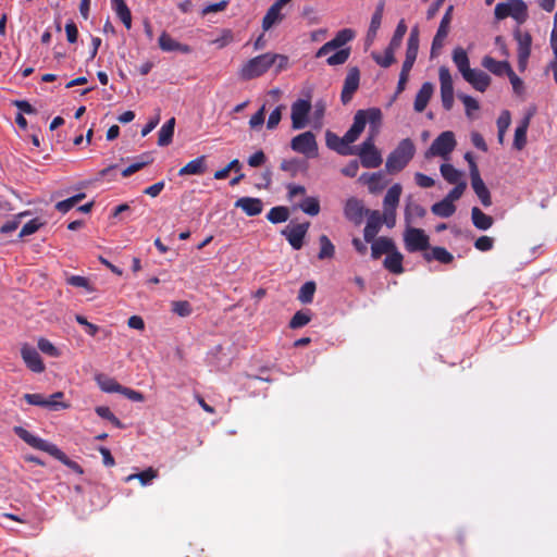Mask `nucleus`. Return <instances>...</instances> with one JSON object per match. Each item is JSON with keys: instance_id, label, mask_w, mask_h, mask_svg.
I'll return each instance as SVG.
<instances>
[{"instance_id": "1", "label": "nucleus", "mask_w": 557, "mask_h": 557, "mask_svg": "<svg viewBox=\"0 0 557 557\" xmlns=\"http://www.w3.org/2000/svg\"><path fill=\"white\" fill-rule=\"evenodd\" d=\"M367 124L369 125V136H377L380 134L382 126V112L379 108L359 110L355 114L351 127L344 135V141L351 146V144L359 138Z\"/></svg>"}, {"instance_id": "2", "label": "nucleus", "mask_w": 557, "mask_h": 557, "mask_svg": "<svg viewBox=\"0 0 557 557\" xmlns=\"http://www.w3.org/2000/svg\"><path fill=\"white\" fill-rule=\"evenodd\" d=\"M416 153V146L410 138L400 140L397 147L391 151L385 161V172L397 174L403 171L412 160Z\"/></svg>"}, {"instance_id": "3", "label": "nucleus", "mask_w": 557, "mask_h": 557, "mask_svg": "<svg viewBox=\"0 0 557 557\" xmlns=\"http://www.w3.org/2000/svg\"><path fill=\"white\" fill-rule=\"evenodd\" d=\"M13 431L21 440H23L33 448L48 453L50 456L67 466H71L72 468H79L75 462H71L65 454L61 451L54 444L32 434L22 426H14Z\"/></svg>"}, {"instance_id": "4", "label": "nucleus", "mask_w": 557, "mask_h": 557, "mask_svg": "<svg viewBox=\"0 0 557 557\" xmlns=\"http://www.w3.org/2000/svg\"><path fill=\"white\" fill-rule=\"evenodd\" d=\"M383 225V218L377 210L371 211L368 214L367 225L364 227V242L371 243V257L380 259L383 256V238L375 239Z\"/></svg>"}, {"instance_id": "5", "label": "nucleus", "mask_w": 557, "mask_h": 557, "mask_svg": "<svg viewBox=\"0 0 557 557\" xmlns=\"http://www.w3.org/2000/svg\"><path fill=\"white\" fill-rule=\"evenodd\" d=\"M275 64V57L267 52L247 61L240 69L239 75L243 79L249 81L263 75Z\"/></svg>"}, {"instance_id": "6", "label": "nucleus", "mask_w": 557, "mask_h": 557, "mask_svg": "<svg viewBox=\"0 0 557 557\" xmlns=\"http://www.w3.org/2000/svg\"><path fill=\"white\" fill-rule=\"evenodd\" d=\"M376 136H368L359 148H356V153L364 168H376L381 164V153L374 146V138Z\"/></svg>"}, {"instance_id": "7", "label": "nucleus", "mask_w": 557, "mask_h": 557, "mask_svg": "<svg viewBox=\"0 0 557 557\" xmlns=\"http://www.w3.org/2000/svg\"><path fill=\"white\" fill-rule=\"evenodd\" d=\"M290 148L307 158L318 156V144L312 132H305L295 136L290 141Z\"/></svg>"}, {"instance_id": "8", "label": "nucleus", "mask_w": 557, "mask_h": 557, "mask_svg": "<svg viewBox=\"0 0 557 557\" xmlns=\"http://www.w3.org/2000/svg\"><path fill=\"white\" fill-rule=\"evenodd\" d=\"M405 246L409 252H425L430 247V238L423 230L411 227L405 233Z\"/></svg>"}, {"instance_id": "9", "label": "nucleus", "mask_w": 557, "mask_h": 557, "mask_svg": "<svg viewBox=\"0 0 557 557\" xmlns=\"http://www.w3.org/2000/svg\"><path fill=\"white\" fill-rule=\"evenodd\" d=\"M456 147L455 135L450 131L443 132L432 143L426 156H440L446 158Z\"/></svg>"}, {"instance_id": "10", "label": "nucleus", "mask_w": 557, "mask_h": 557, "mask_svg": "<svg viewBox=\"0 0 557 557\" xmlns=\"http://www.w3.org/2000/svg\"><path fill=\"white\" fill-rule=\"evenodd\" d=\"M438 78L441 83V98L445 110L449 111L454 104V86L451 74L446 66L438 70Z\"/></svg>"}, {"instance_id": "11", "label": "nucleus", "mask_w": 557, "mask_h": 557, "mask_svg": "<svg viewBox=\"0 0 557 557\" xmlns=\"http://www.w3.org/2000/svg\"><path fill=\"white\" fill-rule=\"evenodd\" d=\"M311 111V102L306 99H298L292 104V127L294 129L305 128L308 124V115Z\"/></svg>"}, {"instance_id": "12", "label": "nucleus", "mask_w": 557, "mask_h": 557, "mask_svg": "<svg viewBox=\"0 0 557 557\" xmlns=\"http://www.w3.org/2000/svg\"><path fill=\"white\" fill-rule=\"evenodd\" d=\"M513 37L518 44V66L521 71L527 67L529 57L531 54L532 37L528 32H521L517 28L513 33Z\"/></svg>"}, {"instance_id": "13", "label": "nucleus", "mask_w": 557, "mask_h": 557, "mask_svg": "<svg viewBox=\"0 0 557 557\" xmlns=\"http://www.w3.org/2000/svg\"><path fill=\"white\" fill-rule=\"evenodd\" d=\"M355 37V32L350 28H344L339 30L336 36L324 44L315 53V58H322L327 55L334 50L341 49L348 41L352 40Z\"/></svg>"}, {"instance_id": "14", "label": "nucleus", "mask_w": 557, "mask_h": 557, "mask_svg": "<svg viewBox=\"0 0 557 557\" xmlns=\"http://www.w3.org/2000/svg\"><path fill=\"white\" fill-rule=\"evenodd\" d=\"M403 255L396 250L393 239L385 237V269L394 274L404 272Z\"/></svg>"}, {"instance_id": "15", "label": "nucleus", "mask_w": 557, "mask_h": 557, "mask_svg": "<svg viewBox=\"0 0 557 557\" xmlns=\"http://www.w3.org/2000/svg\"><path fill=\"white\" fill-rule=\"evenodd\" d=\"M21 357L30 371L35 373L45 371L46 368L39 352L29 344L25 343L21 346Z\"/></svg>"}, {"instance_id": "16", "label": "nucleus", "mask_w": 557, "mask_h": 557, "mask_svg": "<svg viewBox=\"0 0 557 557\" xmlns=\"http://www.w3.org/2000/svg\"><path fill=\"white\" fill-rule=\"evenodd\" d=\"M369 212L371 211L364 208L362 201L355 197L348 198L344 207L345 218L356 225L361 224L364 214L368 215Z\"/></svg>"}, {"instance_id": "17", "label": "nucleus", "mask_w": 557, "mask_h": 557, "mask_svg": "<svg viewBox=\"0 0 557 557\" xmlns=\"http://www.w3.org/2000/svg\"><path fill=\"white\" fill-rule=\"evenodd\" d=\"M309 225V222L299 223L293 226H287L282 231V234L295 250H299L302 247V240L308 232Z\"/></svg>"}, {"instance_id": "18", "label": "nucleus", "mask_w": 557, "mask_h": 557, "mask_svg": "<svg viewBox=\"0 0 557 557\" xmlns=\"http://www.w3.org/2000/svg\"><path fill=\"white\" fill-rule=\"evenodd\" d=\"M403 191V187L400 184L396 183L391 186L385 194V225L393 226L394 225V214L388 213L387 209L391 208L393 211L399 202V198Z\"/></svg>"}, {"instance_id": "19", "label": "nucleus", "mask_w": 557, "mask_h": 557, "mask_svg": "<svg viewBox=\"0 0 557 557\" xmlns=\"http://www.w3.org/2000/svg\"><path fill=\"white\" fill-rule=\"evenodd\" d=\"M471 178V186L478 198L480 199L481 203L484 207L492 206V197L488 188L486 187L485 183L483 182L480 171L474 170L472 171Z\"/></svg>"}, {"instance_id": "20", "label": "nucleus", "mask_w": 557, "mask_h": 557, "mask_svg": "<svg viewBox=\"0 0 557 557\" xmlns=\"http://www.w3.org/2000/svg\"><path fill=\"white\" fill-rule=\"evenodd\" d=\"M360 74L357 67H352L349 70L342 90V101L343 103H347L351 100L352 95L359 87Z\"/></svg>"}, {"instance_id": "21", "label": "nucleus", "mask_w": 557, "mask_h": 557, "mask_svg": "<svg viewBox=\"0 0 557 557\" xmlns=\"http://www.w3.org/2000/svg\"><path fill=\"white\" fill-rule=\"evenodd\" d=\"M462 77L481 92L485 91L491 84V77L485 72L476 69H470L467 73H463Z\"/></svg>"}, {"instance_id": "22", "label": "nucleus", "mask_w": 557, "mask_h": 557, "mask_svg": "<svg viewBox=\"0 0 557 557\" xmlns=\"http://www.w3.org/2000/svg\"><path fill=\"white\" fill-rule=\"evenodd\" d=\"M326 146L342 156H354L356 147H351L344 141V136L338 137L332 132H326Z\"/></svg>"}, {"instance_id": "23", "label": "nucleus", "mask_w": 557, "mask_h": 557, "mask_svg": "<svg viewBox=\"0 0 557 557\" xmlns=\"http://www.w3.org/2000/svg\"><path fill=\"white\" fill-rule=\"evenodd\" d=\"M359 183L367 186L369 193L379 195L383 191V172L363 173L359 177Z\"/></svg>"}, {"instance_id": "24", "label": "nucleus", "mask_w": 557, "mask_h": 557, "mask_svg": "<svg viewBox=\"0 0 557 557\" xmlns=\"http://www.w3.org/2000/svg\"><path fill=\"white\" fill-rule=\"evenodd\" d=\"M159 47L162 51L172 52L178 51L182 53H189L191 51L188 45H184L172 38L166 32H162L158 39Z\"/></svg>"}, {"instance_id": "25", "label": "nucleus", "mask_w": 557, "mask_h": 557, "mask_svg": "<svg viewBox=\"0 0 557 557\" xmlns=\"http://www.w3.org/2000/svg\"><path fill=\"white\" fill-rule=\"evenodd\" d=\"M434 91V85L430 82L422 84L421 88L416 95L413 108L417 112H423L432 98Z\"/></svg>"}, {"instance_id": "26", "label": "nucleus", "mask_w": 557, "mask_h": 557, "mask_svg": "<svg viewBox=\"0 0 557 557\" xmlns=\"http://www.w3.org/2000/svg\"><path fill=\"white\" fill-rule=\"evenodd\" d=\"M236 208H240L247 215L255 216L262 212L263 205L259 198L243 197L235 202Z\"/></svg>"}, {"instance_id": "27", "label": "nucleus", "mask_w": 557, "mask_h": 557, "mask_svg": "<svg viewBox=\"0 0 557 557\" xmlns=\"http://www.w3.org/2000/svg\"><path fill=\"white\" fill-rule=\"evenodd\" d=\"M382 12H383V4H377L376 10L372 16L370 27L367 33V37L364 40V46L368 49L375 40L377 32L381 28L382 24Z\"/></svg>"}, {"instance_id": "28", "label": "nucleus", "mask_w": 557, "mask_h": 557, "mask_svg": "<svg viewBox=\"0 0 557 557\" xmlns=\"http://www.w3.org/2000/svg\"><path fill=\"white\" fill-rule=\"evenodd\" d=\"M482 65L488 70L491 73L502 76L504 74L508 75L510 71H512L509 62L507 61H498L490 55H485L482 60Z\"/></svg>"}, {"instance_id": "29", "label": "nucleus", "mask_w": 557, "mask_h": 557, "mask_svg": "<svg viewBox=\"0 0 557 557\" xmlns=\"http://www.w3.org/2000/svg\"><path fill=\"white\" fill-rule=\"evenodd\" d=\"M206 156H200L189 161L185 166L178 171L180 176L185 175H200L207 171Z\"/></svg>"}, {"instance_id": "30", "label": "nucleus", "mask_w": 557, "mask_h": 557, "mask_svg": "<svg viewBox=\"0 0 557 557\" xmlns=\"http://www.w3.org/2000/svg\"><path fill=\"white\" fill-rule=\"evenodd\" d=\"M24 399L34 406H40L52 410L65 409L67 405L61 401H49L41 394H25Z\"/></svg>"}, {"instance_id": "31", "label": "nucleus", "mask_w": 557, "mask_h": 557, "mask_svg": "<svg viewBox=\"0 0 557 557\" xmlns=\"http://www.w3.org/2000/svg\"><path fill=\"white\" fill-rule=\"evenodd\" d=\"M282 9L283 8L275 2L270 7L262 20V28L264 30H269L283 21L284 15L282 14Z\"/></svg>"}, {"instance_id": "32", "label": "nucleus", "mask_w": 557, "mask_h": 557, "mask_svg": "<svg viewBox=\"0 0 557 557\" xmlns=\"http://www.w3.org/2000/svg\"><path fill=\"white\" fill-rule=\"evenodd\" d=\"M471 220L473 225L481 231L488 230L494 223V219L491 215L485 214L478 207H473L471 209Z\"/></svg>"}, {"instance_id": "33", "label": "nucleus", "mask_w": 557, "mask_h": 557, "mask_svg": "<svg viewBox=\"0 0 557 557\" xmlns=\"http://www.w3.org/2000/svg\"><path fill=\"white\" fill-rule=\"evenodd\" d=\"M426 261L436 260L443 264H448L454 260V256L444 247H433L423 253Z\"/></svg>"}, {"instance_id": "34", "label": "nucleus", "mask_w": 557, "mask_h": 557, "mask_svg": "<svg viewBox=\"0 0 557 557\" xmlns=\"http://www.w3.org/2000/svg\"><path fill=\"white\" fill-rule=\"evenodd\" d=\"M419 50V29L418 27H413L410 32L408 41H407V49H406V60H417Z\"/></svg>"}, {"instance_id": "35", "label": "nucleus", "mask_w": 557, "mask_h": 557, "mask_svg": "<svg viewBox=\"0 0 557 557\" xmlns=\"http://www.w3.org/2000/svg\"><path fill=\"white\" fill-rule=\"evenodd\" d=\"M431 211L440 218H449L455 213L456 206L444 197V199L432 206Z\"/></svg>"}, {"instance_id": "36", "label": "nucleus", "mask_w": 557, "mask_h": 557, "mask_svg": "<svg viewBox=\"0 0 557 557\" xmlns=\"http://www.w3.org/2000/svg\"><path fill=\"white\" fill-rule=\"evenodd\" d=\"M96 382L101 391L106 393H121L123 389V386L119 384L114 379L104 374H98L96 376Z\"/></svg>"}, {"instance_id": "37", "label": "nucleus", "mask_w": 557, "mask_h": 557, "mask_svg": "<svg viewBox=\"0 0 557 557\" xmlns=\"http://www.w3.org/2000/svg\"><path fill=\"white\" fill-rule=\"evenodd\" d=\"M175 119L171 117L159 131L158 145L161 147L171 144L174 135Z\"/></svg>"}, {"instance_id": "38", "label": "nucleus", "mask_w": 557, "mask_h": 557, "mask_svg": "<svg viewBox=\"0 0 557 557\" xmlns=\"http://www.w3.org/2000/svg\"><path fill=\"white\" fill-rule=\"evenodd\" d=\"M441 174L449 184H458L463 182L461 180L462 173L449 163H443L440 168Z\"/></svg>"}, {"instance_id": "39", "label": "nucleus", "mask_w": 557, "mask_h": 557, "mask_svg": "<svg viewBox=\"0 0 557 557\" xmlns=\"http://www.w3.org/2000/svg\"><path fill=\"white\" fill-rule=\"evenodd\" d=\"M453 61L462 75L463 73H467L471 69L468 54L466 50L460 47L454 50Z\"/></svg>"}, {"instance_id": "40", "label": "nucleus", "mask_w": 557, "mask_h": 557, "mask_svg": "<svg viewBox=\"0 0 557 557\" xmlns=\"http://www.w3.org/2000/svg\"><path fill=\"white\" fill-rule=\"evenodd\" d=\"M114 10L127 29L132 27V14L123 0H112Z\"/></svg>"}, {"instance_id": "41", "label": "nucleus", "mask_w": 557, "mask_h": 557, "mask_svg": "<svg viewBox=\"0 0 557 557\" xmlns=\"http://www.w3.org/2000/svg\"><path fill=\"white\" fill-rule=\"evenodd\" d=\"M510 2V16L522 23L527 18V4L522 0H509Z\"/></svg>"}, {"instance_id": "42", "label": "nucleus", "mask_w": 557, "mask_h": 557, "mask_svg": "<svg viewBox=\"0 0 557 557\" xmlns=\"http://www.w3.org/2000/svg\"><path fill=\"white\" fill-rule=\"evenodd\" d=\"M528 126H529V120L525 119L515 131L513 146L518 150L523 149L527 144Z\"/></svg>"}, {"instance_id": "43", "label": "nucleus", "mask_w": 557, "mask_h": 557, "mask_svg": "<svg viewBox=\"0 0 557 557\" xmlns=\"http://www.w3.org/2000/svg\"><path fill=\"white\" fill-rule=\"evenodd\" d=\"M299 209L309 215H318L320 212V202L315 197H306L299 205Z\"/></svg>"}, {"instance_id": "44", "label": "nucleus", "mask_w": 557, "mask_h": 557, "mask_svg": "<svg viewBox=\"0 0 557 557\" xmlns=\"http://www.w3.org/2000/svg\"><path fill=\"white\" fill-rule=\"evenodd\" d=\"M86 195L84 193L77 194L73 197H70L65 200L59 201L55 205V209L61 213L69 212L72 208H74L78 202H81Z\"/></svg>"}, {"instance_id": "45", "label": "nucleus", "mask_w": 557, "mask_h": 557, "mask_svg": "<svg viewBox=\"0 0 557 557\" xmlns=\"http://www.w3.org/2000/svg\"><path fill=\"white\" fill-rule=\"evenodd\" d=\"M289 211L286 207H274L267 214L268 220L274 224L287 221Z\"/></svg>"}, {"instance_id": "46", "label": "nucleus", "mask_w": 557, "mask_h": 557, "mask_svg": "<svg viewBox=\"0 0 557 557\" xmlns=\"http://www.w3.org/2000/svg\"><path fill=\"white\" fill-rule=\"evenodd\" d=\"M157 475H158V473L154 469L148 468L147 470H145L140 473L129 474L125 479V481L129 482L134 479H137V480H139V482L141 483L143 486H146V485L150 484L151 481L157 478Z\"/></svg>"}, {"instance_id": "47", "label": "nucleus", "mask_w": 557, "mask_h": 557, "mask_svg": "<svg viewBox=\"0 0 557 557\" xmlns=\"http://www.w3.org/2000/svg\"><path fill=\"white\" fill-rule=\"evenodd\" d=\"M320 242V252L318 255L319 259H327L332 258L335 252L334 245L331 243L326 235H321L319 238Z\"/></svg>"}, {"instance_id": "48", "label": "nucleus", "mask_w": 557, "mask_h": 557, "mask_svg": "<svg viewBox=\"0 0 557 557\" xmlns=\"http://www.w3.org/2000/svg\"><path fill=\"white\" fill-rule=\"evenodd\" d=\"M405 213L407 219L423 218L426 214V210L421 205L409 198L406 203Z\"/></svg>"}, {"instance_id": "49", "label": "nucleus", "mask_w": 557, "mask_h": 557, "mask_svg": "<svg viewBox=\"0 0 557 557\" xmlns=\"http://www.w3.org/2000/svg\"><path fill=\"white\" fill-rule=\"evenodd\" d=\"M510 125V113L505 110L500 113L497 119V128H498V141L502 144L504 141V136L506 131Z\"/></svg>"}, {"instance_id": "50", "label": "nucleus", "mask_w": 557, "mask_h": 557, "mask_svg": "<svg viewBox=\"0 0 557 557\" xmlns=\"http://www.w3.org/2000/svg\"><path fill=\"white\" fill-rule=\"evenodd\" d=\"M314 292L315 284L313 282H307L300 287L298 299L302 304H310L313 299Z\"/></svg>"}, {"instance_id": "51", "label": "nucleus", "mask_w": 557, "mask_h": 557, "mask_svg": "<svg viewBox=\"0 0 557 557\" xmlns=\"http://www.w3.org/2000/svg\"><path fill=\"white\" fill-rule=\"evenodd\" d=\"M311 320L309 311H297L289 322L290 329H299L308 324Z\"/></svg>"}, {"instance_id": "52", "label": "nucleus", "mask_w": 557, "mask_h": 557, "mask_svg": "<svg viewBox=\"0 0 557 557\" xmlns=\"http://www.w3.org/2000/svg\"><path fill=\"white\" fill-rule=\"evenodd\" d=\"M406 33H407V25L404 20H400L396 27L394 36L389 42V46L392 47V49H397L400 46L401 40Z\"/></svg>"}, {"instance_id": "53", "label": "nucleus", "mask_w": 557, "mask_h": 557, "mask_svg": "<svg viewBox=\"0 0 557 557\" xmlns=\"http://www.w3.org/2000/svg\"><path fill=\"white\" fill-rule=\"evenodd\" d=\"M349 54V49H338L335 53L327 58L326 62L329 65L332 66L344 64L348 60Z\"/></svg>"}, {"instance_id": "54", "label": "nucleus", "mask_w": 557, "mask_h": 557, "mask_svg": "<svg viewBox=\"0 0 557 557\" xmlns=\"http://www.w3.org/2000/svg\"><path fill=\"white\" fill-rule=\"evenodd\" d=\"M96 413L102 419L109 420L116 428H123L122 422L115 417L109 407L99 406L96 408Z\"/></svg>"}, {"instance_id": "55", "label": "nucleus", "mask_w": 557, "mask_h": 557, "mask_svg": "<svg viewBox=\"0 0 557 557\" xmlns=\"http://www.w3.org/2000/svg\"><path fill=\"white\" fill-rule=\"evenodd\" d=\"M66 282L72 286L83 287L89 293L95 290V288L90 285L89 281L84 276L72 275L66 280Z\"/></svg>"}, {"instance_id": "56", "label": "nucleus", "mask_w": 557, "mask_h": 557, "mask_svg": "<svg viewBox=\"0 0 557 557\" xmlns=\"http://www.w3.org/2000/svg\"><path fill=\"white\" fill-rule=\"evenodd\" d=\"M455 185L456 186L445 196V198L451 203L460 199L467 188L466 182H459L458 184Z\"/></svg>"}, {"instance_id": "57", "label": "nucleus", "mask_w": 557, "mask_h": 557, "mask_svg": "<svg viewBox=\"0 0 557 557\" xmlns=\"http://www.w3.org/2000/svg\"><path fill=\"white\" fill-rule=\"evenodd\" d=\"M172 310L180 317H188L191 313V306L188 301H174Z\"/></svg>"}, {"instance_id": "58", "label": "nucleus", "mask_w": 557, "mask_h": 557, "mask_svg": "<svg viewBox=\"0 0 557 557\" xmlns=\"http://www.w3.org/2000/svg\"><path fill=\"white\" fill-rule=\"evenodd\" d=\"M265 106H262L249 120V126L252 129L260 128L264 123Z\"/></svg>"}, {"instance_id": "59", "label": "nucleus", "mask_w": 557, "mask_h": 557, "mask_svg": "<svg viewBox=\"0 0 557 557\" xmlns=\"http://www.w3.org/2000/svg\"><path fill=\"white\" fill-rule=\"evenodd\" d=\"M38 348L44 352V354H47L51 357H58L59 356V351L58 349L54 347V345L46 339V338H39L38 339Z\"/></svg>"}, {"instance_id": "60", "label": "nucleus", "mask_w": 557, "mask_h": 557, "mask_svg": "<svg viewBox=\"0 0 557 557\" xmlns=\"http://www.w3.org/2000/svg\"><path fill=\"white\" fill-rule=\"evenodd\" d=\"M447 35L448 34L440 32V30L436 32V34L433 38V41H432V47H431L432 57L437 54L438 51L443 48L444 41H445Z\"/></svg>"}, {"instance_id": "61", "label": "nucleus", "mask_w": 557, "mask_h": 557, "mask_svg": "<svg viewBox=\"0 0 557 557\" xmlns=\"http://www.w3.org/2000/svg\"><path fill=\"white\" fill-rule=\"evenodd\" d=\"M453 11H454V7L453 5H449L446 9L445 14L443 15V17L441 20V23H440V26H438L437 30L448 34L449 26H450L451 18H453Z\"/></svg>"}, {"instance_id": "62", "label": "nucleus", "mask_w": 557, "mask_h": 557, "mask_svg": "<svg viewBox=\"0 0 557 557\" xmlns=\"http://www.w3.org/2000/svg\"><path fill=\"white\" fill-rule=\"evenodd\" d=\"M41 225H42V223H40V222L38 221V219H34V220H32V221L27 222V223L22 227V230H21V232H20V237L22 238V237L29 236V235H32V234L36 233V232L39 230V227H40Z\"/></svg>"}, {"instance_id": "63", "label": "nucleus", "mask_w": 557, "mask_h": 557, "mask_svg": "<svg viewBox=\"0 0 557 557\" xmlns=\"http://www.w3.org/2000/svg\"><path fill=\"white\" fill-rule=\"evenodd\" d=\"M283 108H284L283 106L276 107L269 115V119L267 122V127L269 129H274L281 122Z\"/></svg>"}, {"instance_id": "64", "label": "nucleus", "mask_w": 557, "mask_h": 557, "mask_svg": "<svg viewBox=\"0 0 557 557\" xmlns=\"http://www.w3.org/2000/svg\"><path fill=\"white\" fill-rule=\"evenodd\" d=\"M494 246V239L490 236H481L474 242L475 249L480 251H488Z\"/></svg>"}]
</instances>
